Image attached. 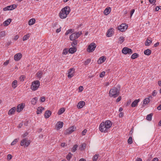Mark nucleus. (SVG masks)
I'll return each instance as SVG.
<instances>
[{
	"mask_svg": "<svg viewBox=\"0 0 161 161\" xmlns=\"http://www.w3.org/2000/svg\"><path fill=\"white\" fill-rule=\"evenodd\" d=\"M133 142L132 138V137L130 136L129 137L128 140V143L129 144H131Z\"/></svg>",
	"mask_w": 161,
	"mask_h": 161,
	"instance_id": "obj_44",
	"label": "nucleus"
},
{
	"mask_svg": "<svg viewBox=\"0 0 161 161\" xmlns=\"http://www.w3.org/2000/svg\"><path fill=\"white\" fill-rule=\"evenodd\" d=\"M25 107V104L24 103L19 104L17 105L16 108L17 112H20Z\"/></svg>",
	"mask_w": 161,
	"mask_h": 161,
	"instance_id": "obj_10",
	"label": "nucleus"
},
{
	"mask_svg": "<svg viewBox=\"0 0 161 161\" xmlns=\"http://www.w3.org/2000/svg\"><path fill=\"white\" fill-rule=\"evenodd\" d=\"M19 38V36L17 35H16V36H15L14 38V40H17Z\"/></svg>",
	"mask_w": 161,
	"mask_h": 161,
	"instance_id": "obj_61",
	"label": "nucleus"
},
{
	"mask_svg": "<svg viewBox=\"0 0 161 161\" xmlns=\"http://www.w3.org/2000/svg\"><path fill=\"white\" fill-rule=\"evenodd\" d=\"M17 7V5H11L8 6L6 7L3 8V10L4 11L7 10H13Z\"/></svg>",
	"mask_w": 161,
	"mask_h": 161,
	"instance_id": "obj_9",
	"label": "nucleus"
},
{
	"mask_svg": "<svg viewBox=\"0 0 161 161\" xmlns=\"http://www.w3.org/2000/svg\"><path fill=\"white\" fill-rule=\"evenodd\" d=\"M72 154L70 153H69L66 156V158L68 160H69L72 158Z\"/></svg>",
	"mask_w": 161,
	"mask_h": 161,
	"instance_id": "obj_40",
	"label": "nucleus"
},
{
	"mask_svg": "<svg viewBox=\"0 0 161 161\" xmlns=\"http://www.w3.org/2000/svg\"><path fill=\"white\" fill-rule=\"evenodd\" d=\"M68 53V50L67 49H64L62 54H63L66 55Z\"/></svg>",
	"mask_w": 161,
	"mask_h": 161,
	"instance_id": "obj_46",
	"label": "nucleus"
},
{
	"mask_svg": "<svg viewBox=\"0 0 161 161\" xmlns=\"http://www.w3.org/2000/svg\"><path fill=\"white\" fill-rule=\"evenodd\" d=\"M91 59H88L85 61L84 62V64L85 65H87L91 62Z\"/></svg>",
	"mask_w": 161,
	"mask_h": 161,
	"instance_id": "obj_45",
	"label": "nucleus"
},
{
	"mask_svg": "<svg viewBox=\"0 0 161 161\" xmlns=\"http://www.w3.org/2000/svg\"><path fill=\"white\" fill-rule=\"evenodd\" d=\"M44 109V108L42 107H39L37 109L36 111V114H39L42 113L43 110Z\"/></svg>",
	"mask_w": 161,
	"mask_h": 161,
	"instance_id": "obj_20",
	"label": "nucleus"
},
{
	"mask_svg": "<svg viewBox=\"0 0 161 161\" xmlns=\"http://www.w3.org/2000/svg\"><path fill=\"white\" fill-rule=\"evenodd\" d=\"M72 29H70L68 30L65 33V35H68L69 33H72Z\"/></svg>",
	"mask_w": 161,
	"mask_h": 161,
	"instance_id": "obj_47",
	"label": "nucleus"
},
{
	"mask_svg": "<svg viewBox=\"0 0 161 161\" xmlns=\"http://www.w3.org/2000/svg\"><path fill=\"white\" fill-rule=\"evenodd\" d=\"M11 21L12 19H8L4 21L3 22V24L4 26H7L10 24Z\"/></svg>",
	"mask_w": 161,
	"mask_h": 161,
	"instance_id": "obj_19",
	"label": "nucleus"
},
{
	"mask_svg": "<svg viewBox=\"0 0 161 161\" xmlns=\"http://www.w3.org/2000/svg\"><path fill=\"white\" fill-rule=\"evenodd\" d=\"M63 122H62L59 121L58 122L56 125V128L57 130L60 129L62 128L63 125Z\"/></svg>",
	"mask_w": 161,
	"mask_h": 161,
	"instance_id": "obj_14",
	"label": "nucleus"
},
{
	"mask_svg": "<svg viewBox=\"0 0 161 161\" xmlns=\"http://www.w3.org/2000/svg\"><path fill=\"white\" fill-rule=\"evenodd\" d=\"M22 55L21 53H19L16 54L14 56V59L15 61L19 60L22 58Z\"/></svg>",
	"mask_w": 161,
	"mask_h": 161,
	"instance_id": "obj_13",
	"label": "nucleus"
},
{
	"mask_svg": "<svg viewBox=\"0 0 161 161\" xmlns=\"http://www.w3.org/2000/svg\"><path fill=\"white\" fill-rule=\"evenodd\" d=\"M51 114V112L50 110H47L46 111L44 114V117L45 118H49Z\"/></svg>",
	"mask_w": 161,
	"mask_h": 161,
	"instance_id": "obj_18",
	"label": "nucleus"
},
{
	"mask_svg": "<svg viewBox=\"0 0 161 161\" xmlns=\"http://www.w3.org/2000/svg\"><path fill=\"white\" fill-rule=\"evenodd\" d=\"M77 43V40L74 41L71 43V45L73 47H75V46L76 45Z\"/></svg>",
	"mask_w": 161,
	"mask_h": 161,
	"instance_id": "obj_43",
	"label": "nucleus"
},
{
	"mask_svg": "<svg viewBox=\"0 0 161 161\" xmlns=\"http://www.w3.org/2000/svg\"><path fill=\"white\" fill-rule=\"evenodd\" d=\"M76 51V49L75 47L70 48L69 49V52L71 53H73L75 52Z\"/></svg>",
	"mask_w": 161,
	"mask_h": 161,
	"instance_id": "obj_22",
	"label": "nucleus"
},
{
	"mask_svg": "<svg viewBox=\"0 0 161 161\" xmlns=\"http://www.w3.org/2000/svg\"><path fill=\"white\" fill-rule=\"evenodd\" d=\"M86 146V144L85 143H82L81 144V147H82L83 149L85 148Z\"/></svg>",
	"mask_w": 161,
	"mask_h": 161,
	"instance_id": "obj_57",
	"label": "nucleus"
},
{
	"mask_svg": "<svg viewBox=\"0 0 161 161\" xmlns=\"http://www.w3.org/2000/svg\"><path fill=\"white\" fill-rule=\"evenodd\" d=\"M140 101V99H136L135 100L131 103V106L132 107H135L136 106H137V104Z\"/></svg>",
	"mask_w": 161,
	"mask_h": 161,
	"instance_id": "obj_17",
	"label": "nucleus"
},
{
	"mask_svg": "<svg viewBox=\"0 0 161 161\" xmlns=\"http://www.w3.org/2000/svg\"><path fill=\"white\" fill-rule=\"evenodd\" d=\"M25 77L23 75H21L19 78V80L21 81H23L24 80Z\"/></svg>",
	"mask_w": 161,
	"mask_h": 161,
	"instance_id": "obj_50",
	"label": "nucleus"
},
{
	"mask_svg": "<svg viewBox=\"0 0 161 161\" xmlns=\"http://www.w3.org/2000/svg\"><path fill=\"white\" fill-rule=\"evenodd\" d=\"M159 44V42H157L154 45V47H157Z\"/></svg>",
	"mask_w": 161,
	"mask_h": 161,
	"instance_id": "obj_62",
	"label": "nucleus"
},
{
	"mask_svg": "<svg viewBox=\"0 0 161 161\" xmlns=\"http://www.w3.org/2000/svg\"><path fill=\"white\" fill-rule=\"evenodd\" d=\"M153 115V114L152 113L147 115L146 117L148 121H151L152 120Z\"/></svg>",
	"mask_w": 161,
	"mask_h": 161,
	"instance_id": "obj_33",
	"label": "nucleus"
},
{
	"mask_svg": "<svg viewBox=\"0 0 161 161\" xmlns=\"http://www.w3.org/2000/svg\"><path fill=\"white\" fill-rule=\"evenodd\" d=\"M79 37V36H78V34L75 32L72 33L70 36V39L71 41H73Z\"/></svg>",
	"mask_w": 161,
	"mask_h": 161,
	"instance_id": "obj_12",
	"label": "nucleus"
},
{
	"mask_svg": "<svg viewBox=\"0 0 161 161\" xmlns=\"http://www.w3.org/2000/svg\"><path fill=\"white\" fill-rule=\"evenodd\" d=\"M19 138L15 139L13 142L11 143V145H14L19 140Z\"/></svg>",
	"mask_w": 161,
	"mask_h": 161,
	"instance_id": "obj_42",
	"label": "nucleus"
},
{
	"mask_svg": "<svg viewBox=\"0 0 161 161\" xmlns=\"http://www.w3.org/2000/svg\"><path fill=\"white\" fill-rule=\"evenodd\" d=\"M112 29H109L107 33L106 36L108 37H110L112 36Z\"/></svg>",
	"mask_w": 161,
	"mask_h": 161,
	"instance_id": "obj_32",
	"label": "nucleus"
},
{
	"mask_svg": "<svg viewBox=\"0 0 161 161\" xmlns=\"http://www.w3.org/2000/svg\"><path fill=\"white\" fill-rule=\"evenodd\" d=\"M42 73L41 71H39L36 74V76L39 79L42 77Z\"/></svg>",
	"mask_w": 161,
	"mask_h": 161,
	"instance_id": "obj_29",
	"label": "nucleus"
},
{
	"mask_svg": "<svg viewBox=\"0 0 161 161\" xmlns=\"http://www.w3.org/2000/svg\"><path fill=\"white\" fill-rule=\"evenodd\" d=\"M30 36V35L29 33H28V34H27L25 35L24 36L23 38V41H25L27 40V39H29Z\"/></svg>",
	"mask_w": 161,
	"mask_h": 161,
	"instance_id": "obj_37",
	"label": "nucleus"
},
{
	"mask_svg": "<svg viewBox=\"0 0 161 161\" xmlns=\"http://www.w3.org/2000/svg\"><path fill=\"white\" fill-rule=\"evenodd\" d=\"M6 35V32L5 31H0V38H2L4 37Z\"/></svg>",
	"mask_w": 161,
	"mask_h": 161,
	"instance_id": "obj_31",
	"label": "nucleus"
},
{
	"mask_svg": "<svg viewBox=\"0 0 161 161\" xmlns=\"http://www.w3.org/2000/svg\"><path fill=\"white\" fill-rule=\"evenodd\" d=\"M40 85V82L39 80H35L32 83L31 89L33 91H36L39 87Z\"/></svg>",
	"mask_w": 161,
	"mask_h": 161,
	"instance_id": "obj_4",
	"label": "nucleus"
},
{
	"mask_svg": "<svg viewBox=\"0 0 161 161\" xmlns=\"http://www.w3.org/2000/svg\"><path fill=\"white\" fill-rule=\"evenodd\" d=\"M30 140H27L25 139V147H27L30 144Z\"/></svg>",
	"mask_w": 161,
	"mask_h": 161,
	"instance_id": "obj_41",
	"label": "nucleus"
},
{
	"mask_svg": "<svg viewBox=\"0 0 161 161\" xmlns=\"http://www.w3.org/2000/svg\"><path fill=\"white\" fill-rule=\"evenodd\" d=\"M134 11H135V10L134 9H132V10H131L130 12V15L131 17L132 16L134 12Z\"/></svg>",
	"mask_w": 161,
	"mask_h": 161,
	"instance_id": "obj_58",
	"label": "nucleus"
},
{
	"mask_svg": "<svg viewBox=\"0 0 161 161\" xmlns=\"http://www.w3.org/2000/svg\"><path fill=\"white\" fill-rule=\"evenodd\" d=\"M157 93L156 92V91H154L152 92V95L153 96H155L157 95Z\"/></svg>",
	"mask_w": 161,
	"mask_h": 161,
	"instance_id": "obj_59",
	"label": "nucleus"
},
{
	"mask_svg": "<svg viewBox=\"0 0 161 161\" xmlns=\"http://www.w3.org/2000/svg\"><path fill=\"white\" fill-rule=\"evenodd\" d=\"M105 72L104 71L102 72L100 74V77L102 78L105 75Z\"/></svg>",
	"mask_w": 161,
	"mask_h": 161,
	"instance_id": "obj_49",
	"label": "nucleus"
},
{
	"mask_svg": "<svg viewBox=\"0 0 161 161\" xmlns=\"http://www.w3.org/2000/svg\"><path fill=\"white\" fill-rule=\"evenodd\" d=\"M122 53L125 54H131L133 53V51L131 49L125 47L122 49Z\"/></svg>",
	"mask_w": 161,
	"mask_h": 161,
	"instance_id": "obj_6",
	"label": "nucleus"
},
{
	"mask_svg": "<svg viewBox=\"0 0 161 161\" xmlns=\"http://www.w3.org/2000/svg\"><path fill=\"white\" fill-rule=\"evenodd\" d=\"M45 97H41L40 100L42 102H44L45 101Z\"/></svg>",
	"mask_w": 161,
	"mask_h": 161,
	"instance_id": "obj_51",
	"label": "nucleus"
},
{
	"mask_svg": "<svg viewBox=\"0 0 161 161\" xmlns=\"http://www.w3.org/2000/svg\"><path fill=\"white\" fill-rule=\"evenodd\" d=\"M79 90L80 91V92H81L83 90V88L82 86H80L79 87Z\"/></svg>",
	"mask_w": 161,
	"mask_h": 161,
	"instance_id": "obj_63",
	"label": "nucleus"
},
{
	"mask_svg": "<svg viewBox=\"0 0 161 161\" xmlns=\"http://www.w3.org/2000/svg\"><path fill=\"white\" fill-rule=\"evenodd\" d=\"M150 101L149 98H145L143 101V106L144 104H148L149 103Z\"/></svg>",
	"mask_w": 161,
	"mask_h": 161,
	"instance_id": "obj_26",
	"label": "nucleus"
},
{
	"mask_svg": "<svg viewBox=\"0 0 161 161\" xmlns=\"http://www.w3.org/2000/svg\"><path fill=\"white\" fill-rule=\"evenodd\" d=\"M70 8L68 6L62 8L59 13V16L61 19L65 18L70 12Z\"/></svg>",
	"mask_w": 161,
	"mask_h": 161,
	"instance_id": "obj_2",
	"label": "nucleus"
},
{
	"mask_svg": "<svg viewBox=\"0 0 161 161\" xmlns=\"http://www.w3.org/2000/svg\"><path fill=\"white\" fill-rule=\"evenodd\" d=\"M119 43L120 44H122L124 41V37L123 36H120L119 38Z\"/></svg>",
	"mask_w": 161,
	"mask_h": 161,
	"instance_id": "obj_35",
	"label": "nucleus"
},
{
	"mask_svg": "<svg viewBox=\"0 0 161 161\" xmlns=\"http://www.w3.org/2000/svg\"><path fill=\"white\" fill-rule=\"evenodd\" d=\"M65 111V109L64 108H62L59 109L58 114V115H61Z\"/></svg>",
	"mask_w": 161,
	"mask_h": 161,
	"instance_id": "obj_30",
	"label": "nucleus"
},
{
	"mask_svg": "<svg viewBox=\"0 0 161 161\" xmlns=\"http://www.w3.org/2000/svg\"><path fill=\"white\" fill-rule=\"evenodd\" d=\"M152 51L149 49L146 50L144 51V54L148 56L150 55Z\"/></svg>",
	"mask_w": 161,
	"mask_h": 161,
	"instance_id": "obj_23",
	"label": "nucleus"
},
{
	"mask_svg": "<svg viewBox=\"0 0 161 161\" xmlns=\"http://www.w3.org/2000/svg\"><path fill=\"white\" fill-rule=\"evenodd\" d=\"M16 109L15 107H13L10 109L8 112V114L9 115H12L14 114Z\"/></svg>",
	"mask_w": 161,
	"mask_h": 161,
	"instance_id": "obj_15",
	"label": "nucleus"
},
{
	"mask_svg": "<svg viewBox=\"0 0 161 161\" xmlns=\"http://www.w3.org/2000/svg\"><path fill=\"white\" fill-rule=\"evenodd\" d=\"M106 59V58L104 56H102V57H101L99 59V61H98V63L99 64H101L103 62H104L105 61Z\"/></svg>",
	"mask_w": 161,
	"mask_h": 161,
	"instance_id": "obj_25",
	"label": "nucleus"
},
{
	"mask_svg": "<svg viewBox=\"0 0 161 161\" xmlns=\"http://www.w3.org/2000/svg\"><path fill=\"white\" fill-rule=\"evenodd\" d=\"M87 130L86 129H85L82 132V135H85L87 132Z\"/></svg>",
	"mask_w": 161,
	"mask_h": 161,
	"instance_id": "obj_52",
	"label": "nucleus"
},
{
	"mask_svg": "<svg viewBox=\"0 0 161 161\" xmlns=\"http://www.w3.org/2000/svg\"><path fill=\"white\" fill-rule=\"evenodd\" d=\"M9 63V60H7L6 61L4 62L3 63V65H7Z\"/></svg>",
	"mask_w": 161,
	"mask_h": 161,
	"instance_id": "obj_55",
	"label": "nucleus"
},
{
	"mask_svg": "<svg viewBox=\"0 0 161 161\" xmlns=\"http://www.w3.org/2000/svg\"><path fill=\"white\" fill-rule=\"evenodd\" d=\"M149 2L152 4L155 3L156 2L155 0H149Z\"/></svg>",
	"mask_w": 161,
	"mask_h": 161,
	"instance_id": "obj_56",
	"label": "nucleus"
},
{
	"mask_svg": "<svg viewBox=\"0 0 161 161\" xmlns=\"http://www.w3.org/2000/svg\"><path fill=\"white\" fill-rule=\"evenodd\" d=\"M157 109L159 110H161V104L160 105L158 106V107Z\"/></svg>",
	"mask_w": 161,
	"mask_h": 161,
	"instance_id": "obj_64",
	"label": "nucleus"
},
{
	"mask_svg": "<svg viewBox=\"0 0 161 161\" xmlns=\"http://www.w3.org/2000/svg\"><path fill=\"white\" fill-rule=\"evenodd\" d=\"M119 94V90L116 87H113L111 89L109 92V96L110 97H116Z\"/></svg>",
	"mask_w": 161,
	"mask_h": 161,
	"instance_id": "obj_3",
	"label": "nucleus"
},
{
	"mask_svg": "<svg viewBox=\"0 0 161 161\" xmlns=\"http://www.w3.org/2000/svg\"><path fill=\"white\" fill-rule=\"evenodd\" d=\"M36 20L34 19H30L28 22V24L30 25H31L35 23Z\"/></svg>",
	"mask_w": 161,
	"mask_h": 161,
	"instance_id": "obj_24",
	"label": "nucleus"
},
{
	"mask_svg": "<svg viewBox=\"0 0 161 161\" xmlns=\"http://www.w3.org/2000/svg\"><path fill=\"white\" fill-rule=\"evenodd\" d=\"M110 11L111 8L110 7H109L108 8H106L104 10V14L106 15H107L110 13Z\"/></svg>",
	"mask_w": 161,
	"mask_h": 161,
	"instance_id": "obj_21",
	"label": "nucleus"
},
{
	"mask_svg": "<svg viewBox=\"0 0 161 161\" xmlns=\"http://www.w3.org/2000/svg\"><path fill=\"white\" fill-rule=\"evenodd\" d=\"M17 80H14L12 83V86L14 88H15L17 86Z\"/></svg>",
	"mask_w": 161,
	"mask_h": 161,
	"instance_id": "obj_27",
	"label": "nucleus"
},
{
	"mask_svg": "<svg viewBox=\"0 0 161 161\" xmlns=\"http://www.w3.org/2000/svg\"><path fill=\"white\" fill-rule=\"evenodd\" d=\"M38 100V98L37 97H35L33 98L31 100V103L32 104L35 105Z\"/></svg>",
	"mask_w": 161,
	"mask_h": 161,
	"instance_id": "obj_34",
	"label": "nucleus"
},
{
	"mask_svg": "<svg viewBox=\"0 0 161 161\" xmlns=\"http://www.w3.org/2000/svg\"><path fill=\"white\" fill-rule=\"evenodd\" d=\"M124 113L123 112H120L119 114V117L121 118L123 116Z\"/></svg>",
	"mask_w": 161,
	"mask_h": 161,
	"instance_id": "obj_60",
	"label": "nucleus"
},
{
	"mask_svg": "<svg viewBox=\"0 0 161 161\" xmlns=\"http://www.w3.org/2000/svg\"><path fill=\"white\" fill-rule=\"evenodd\" d=\"M99 154H96L92 158L93 161H97L98 157Z\"/></svg>",
	"mask_w": 161,
	"mask_h": 161,
	"instance_id": "obj_38",
	"label": "nucleus"
},
{
	"mask_svg": "<svg viewBox=\"0 0 161 161\" xmlns=\"http://www.w3.org/2000/svg\"><path fill=\"white\" fill-rule=\"evenodd\" d=\"M77 147H78V145L76 144L73 147H72V148L71 149L72 152H75L76 151Z\"/></svg>",
	"mask_w": 161,
	"mask_h": 161,
	"instance_id": "obj_39",
	"label": "nucleus"
},
{
	"mask_svg": "<svg viewBox=\"0 0 161 161\" xmlns=\"http://www.w3.org/2000/svg\"><path fill=\"white\" fill-rule=\"evenodd\" d=\"M139 56V54L137 53H133L131 56V58L132 59H135Z\"/></svg>",
	"mask_w": 161,
	"mask_h": 161,
	"instance_id": "obj_36",
	"label": "nucleus"
},
{
	"mask_svg": "<svg viewBox=\"0 0 161 161\" xmlns=\"http://www.w3.org/2000/svg\"><path fill=\"white\" fill-rule=\"evenodd\" d=\"M121 99V96H119V97L117 99L116 102H118L120 101Z\"/></svg>",
	"mask_w": 161,
	"mask_h": 161,
	"instance_id": "obj_54",
	"label": "nucleus"
},
{
	"mask_svg": "<svg viewBox=\"0 0 161 161\" xmlns=\"http://www.w3.org/2000/svg\"><path fill=\"white\" fill-rule=\"evenodd\" d=\"M75 72V69L71 68L69 69L68 71L67 76L68 78H71L74 75V73Z\"/></svg>",
	"mask_w": 161,
	"mask_h": 161,
	"instance_id": "obj_7",
	"label": "nucleus"
},
{
	"mask_svg": "<svg viewBox=\"0 0 161 161\" xmlns=\"http://www.w3.org/2000/svg\"><path fill=\"white\" fill-rule=\"evenodd\" d=\"M96 47V44L92 42L88 46L87 51L89 53L92 52L95 50Z\"/></svg>",
	"mask_w": 161,
	"mask_h": 161,
	"instance_id": "obj_5",
	"label": "nucleus"
},
{
	"mask_svg": "<svg viewBox=\"0 0 161 161\" xmlns=\"http://www.w3.org/2000/svg\"><path fill=\"white\" fill-rule=\"evenodd\" d=\"M85 105V102L83 101H80L77 105V107L78 108H82Z\"/></svg>",
	"mask_w": 161,
	"mask_h": 161,
	"instance_id": "obj_16",
	"label": "nucleus"
},
{
	"mask_svg": "<svg viewBox=\"0 0 161 161\" xmlns=\"http://www.w3.org/2000/svg\"><path fill=\"white\" fill-rule=\"evenodd\" d=\"M152 40H149L148 39H147L145 42V45L146 46H149L150 44L152 43Z\"/></svg>",
	"mask_w": 161,
	"mask_h": 161,
	"instance_id": "obj_28",
	"label": "nucleus"
},
{
	"mask_svg": "<svg viewBox=\"0 0 161 161\" xmlns=\"http://www.w3.org/2000/svg\"><path fill=\"white\" fill-rule=\"evenodd\" d=\"M112 123L111 121L108 120L102 122L100 124L99 129L102 132H108L109 129L111 127Z\"/></svg>",
	"mask_w": 161,
	"mask_h": 161,
	"instance_id": "obj_1",
	"label": "nucleus"
},
{
	"mask_svg": "<svg viewBox=\"0 0 161 161\" xmlns=\"http://www.w3.org/2000/svg\"><path fill=\"white\" fill-rule=\"evenodd\" d=\"M76 130V127L74 126H71L66 130V134H70Z\"/></svg>",
	"mask_w": 161,
	"mask_h": 161,
	"instance_id": "obj_8",
	"label": "nucleus"
},
{
	"mask_svg": "<svg viewBox=\"0 0 161 161\" xmlns=\"http://www.w3.org/2000/svg\"><path fill=\"white\" fill-rule=\"evenodd\" d=\"M128 26L125 24H122L119 27V30L121 31H124L127 29Z\"/></svg>",
	"mask_w": 161,
	"mask_h": 161,
	"instance_id": "obj_11",
	"label": "nucleus"
},
{
	"mask_svg": "<svg viewBox=\"0 0 161 161\" xmlns=\"http://www.w3.org/2000/svg\"><path fill=\"white\" fill-rule=\"evenodd\" d=\"M12 157V156L11 154H8L7 156V158L8 160H10Z\"/></svg>",
	"mask_w": 161,
	"mask_h": 161,
	"instance_id": "obj_53",
	"label": "nucleus"
},
{
	"mask_svg": "<svg viewBox=\"0 0 161 161\" xmlns=\"http://www.w3.org/2000/svg\"><path fill=\"white\" fill-rule=\"evenodd\" d=\"M25 139H24L22 140L21 142V145L22 146H24L25 145Z\"/></svg>",
	"mask_w": 161,
	"mask_h": 161,
	"instance_id": "obj_48",
	"label": "nucleus"
}]
</instances>
